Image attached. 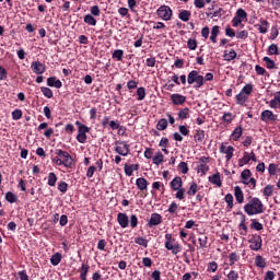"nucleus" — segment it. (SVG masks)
<instances>
[{"label": "nucleus", "mask_w": 280, "mask_h": 280, "mask_svg": "<svg viewBox=\"0 0 280 280\" xmlns=\"http://www.w3.org/2000/svg\"><path fill=\"white\" fill-rule=\"evenodd\" d=\"M275 191V187L272 185H267L265 188H264V196H266V198H270V196H272V192Z\"/></svg>", "instance_id": "72a5a7b5"}, {"label": "nucleus", "mask_w": 280, "mask_h": 280, "mask_svg": "<svg viewBox=\"0 0 280 280\" xmlns=\"http://www.w3.org/2000/svg\"><path fill=\"white\" fill-rule=\"evenodd\" d=\"M190 16H191V11H187V10H183L178 14V19H180V21H184V23H187Z\"/></svg>", "instance_id": "4be33fe9"}, {"label": "nucleus", "mask_w": 280, "mask_h": 280, "mask_svg": "<svg viewBox=\"0 0 280 280\" xmlns=\"http://www.w3.org/2000/svg\"><path fill=\"white\" fill-rule=\"evenodd\" d=\"M129 222H130L131 229H137V226L139 224V219L135 214H131Z\"/></svg>", "instance_id": "8fccbe9b"}, {"label": "nucleus", "mask_w": 280, "mask_h": 280, "mask_svg": "<svg viewBox=\"0 0 280 280\" xmlns=\"http://www.w3.org/2000/svg\"><path fill=\"white\" fill-rule=\"evenodd\" d=\"M115 152L120 154V156H128V154H130V147L126 142H120L119 145L115 148Z\"/></svg>", "instance_id": "423d86ee"}, {"label": "nucleus", "mask_w": 280, "mask_h": 280, "mask_svg": "<svg viewBox=\"0 0 280 280\" xmlns=\"http://www.w3.org/2000/svg\"><path fill=\"white\" fill-rule=\"evenodd\" d=\"M171 188L176 191L178 189H183V178H180L179 176L175 177L172 182H171Z\"/></svg>", "instance_id": "ddd939ff"}, {"label": "nucleus", "mask_w": 280, "mask_h": 280, "mask_svg": "<svg viewBox=\"0 0 280 280\" xmlns=\"http://www.w3.org/2000/svg\"><path fill=\"white\" fill-rule=\"evenodd\" d=\"M249 248L252 250H261V236L255 235L249 240Z\"/></svg>", "instance_id": "39448f33"}, {"label": "nucleus", "mask_w": 280, "mask_h": 280, "mask_svg": "<svg viewBox=\"0 0 280 280\" xmlns=\"http://www.w3.org/2000/svg\"><path fill=\"white\" fill-rule=\"evenodd\" d=\"M197 192H198V184L191 183V185L187 191L188 196H196Z\"/></svg>", "instance_id": "58836bf2"}, {"label": "nucleus", "mask_w": 280, "mask_h": 280, "mask_svg": "<svg viewBox=\"0 0 280 280\" xmlns=\"http://www.w3.org/2000/svg\"><path fill=\"white\" fill-rule=\"evenodd\" d=\"M84 23H86L88 25H92L93 27H95V25H97V20H95V18H93V15L86 14V15L84 16Z\"/></svg>", "instance_id": "bb28decb"}, {"label": "nucleus", "mask_w": 280, "mask_h": 280, "mask_svg": "<svg viewBox=\"0 0 280 280\" xmlns=\"http://www.w3.org/2000/svg\"><path fill=\"white\" fill-rule=\"evenodd\" d=\"M112 57L116 58V60H118V61H121L124 59V50H121V49L114 50Z\"/></svg>", "instance_id": "e433bc0d"}, {"label": "nucleus", "mask_w": 280, "mask_h": 280, "mask_svg": "<svg viewBox=\"0 0 280 280\" xmlns=\"http://www.w3.org/2000/svg\"><path fill=\"white\" fill-rule=\"evenodd\" d=\"M60 261H62V255L60 253L54 254L50 258V264L52 266H58V264H60Z\"/></svg>", "instance_id": "b1692460"}, {"label": "nucleus", "mask_w": 280, "mask_h": 280, "mask_svg": "<svg viewBox=\"0 0 280 280\" xmlns=\"http://www.w3.org/2000/svg\"><path fill=\"white\" fill-rule=\"evenodd\" d=\"M224 200L228 203L229 209H233V195H225Z\"/></svg>", "instance_id": "5fc2aeb1"}, {"label": "nucleus", "mask_w": 280, "mask_h": 280, "mask_svg": "<svg viewBox=\"0 0 280 280\" xmlns=\"http://www.w3.org/2000/svg\"><path fill=\"white\" fill-rule=\"evenodd\" d=\"M77 140L79 143H86V133L78 132Z\"/></svg>", "instance_id": "052dcab7"}, {"label": "nucleus", "mask_w": 280, "mask_h": 280, "mask_svg": "<svg viewBox=\"0 0 280 280\" xmlns=\"http://www.w3.org/2000/svg\"><path fill=\"white\" fill-rule=\"evenodd\" d=\"M241 92L248 97L253 93V84H246Z\"/></svg>", "instance_id": "a18cd8bd"}, {"label": "nucleus", "mask_w": 280, "mask_h": 280, "mask_svg": "<svg viewBox=\"0 0 280 280\" xmlns=\"http://www.w3.org/2000/svg\"><path fill=\"white\" fill-rule=\"evenodd\" d=\"M178 167L182 170V174H187V172H189V167L186 162H180Z\"/></svg>", "instance_id": "680f3d73"}, {"label": "nucleus", "mask_w": 280, "mask_h": 280, "mask_svg": "<svg viewBox=\"0 0 280 280\" xmlns=\"http://www.w3.org/2000/svg\"><path fill=\"white\" fill-rule=\"evenodd\" d=\"M118 224L121 226V229H127L128 226V215L126 213L119 212L117 215Z\"/></svg>", "instance_id": "9b49d317"}, {"label": "nucleus", "mask_w": 280, "mask_h": 280, "mask_svg": "<svg viewBox=\"0 0 280 280\" xmlns=\"http://www.w3.org/2000/svg\"><path fill=\"white\" fill-rule=\"evenodd\" d=\"M261 121L268 124V121H277V115L272 110L266 109L261 113Z\"/></svg>", "instance_id": "0eeeda50"}, {"label": "nucleus", "mask_w": 280, "mask_h": 280, "mask_svg": "<svg viewBox=\"0 0 280 280\" xmlns=\"http://www.w3.org/2000/svg\"><path fill=\"white\" fill-rule=\"evenodd\" d=\"M242 132H243L242 127H236L232 133L233 140L237 141V139H240V137H242Z\"/></svg>", "instance_id": "79ce46f5"}, {"label": "nucleus", "mask_w": 280, "mask_h": 280, "mask_svg": "<svg viewBox=\"0 0 280 280\" xmlns=\"http://www.w3.org/2000/svg\"><path fill=\"white\" fill-rule=\"evenodd\" d=\"M158 16L163 21H170L172 19V9L167 5H162L158 9Z\"/></svg>", "instance_id": "20e7f679"}, {"label": "nucleus", "mask_w": 280, "mask_h": 280, "mask_svg": "<svg viewBox=\"0 0 280 280\" xmlns=\"http://www.w3.org/2000/svg\"><path fill=\"white\" fill-rule=\"evenodd\" d=\"M237 254L236 253H231L229 256L230 259V266H233L235 264V261H237Z\"/></svg>", "instance_id": "0e129e2a"}, {"label": "nucleus", "mask_w": 280, "mask_h": 280, "mask_svg": "<svg viewBox=\"0 0 280 280\" xmlns=\"http://www.w3.org/2000/svg\"><path fill=\"white\" fill-rule=\"evenodd\" d=\"M90 268L91 267L89 265H82V267H81V279L82 280H86V275H89Z\"/></svg>", "instance_id": "a19ab883"}, {"label": "nucleus", "mask_w": 280, "mask_h": 280, "mask_svg": "<svg viewBox=\"0 0 280 280\" xmlns=\"http://www.w3.org/2000/svg\"><path fill=\"white\" fill-rule=\"evenodd\" d=\"M264 62L267 65V69H275V60L270 59V57H264Z\"/></svg>", "instance_id": "de8ad7c7"}, {"label": "nucleus", "mask_w": 280, "mask_h": 280, "mask_svg": "<svg viewBox=\"0 0 280 280\" xmlns=\"http://www.w3.org/2000/svg\"><path fill=\"white\" fill-rule=\"evenodd\" d=\"M136 185L140 191H144V189H148V179L140 177L136 180Z\"/></svg>", "instance_id": "dca6fc26"}, {"label": "nucleus", "mask_w": 280, "mask_h": 280, "mask_svg": "<svg viewBox=\"0 0 280 280\" xmlns=\"http://www.w3.org/2000/svg\"><path fill=\"white\" fill-rule=\"evenodd\" d=\"M241 215V223L238 225V229H241L243 232H241V235H246L248 233V226L246 225V215L244 213H238Z\"/></svg>", "instance_id": "f8f14e48"}, {"label": "nucleus", "mask_w": 280, "mask_h": 280, "mask_svg": "<svg viewBox=\"0 0 280 280\" xmlns=\"http://www.w3.org/2000/svg\"><path fill=\"white\" fill-rule=\"evenodd\" d=\"M198 172H201V174H207V172H209V166L207 164H200L198 166Z\"/></svg>", "instance_id": "338daca9"}, {"label": "nucleus", "mask_w": 280, "mask_h": 280, "mask_svg": "<svg viewBox=\"0 0 280 280\" xmlns=\"http://www.w3.org/2000/svg\"><path fill=\"white\" fill-rule=\"evenodd\" d=\"M246 16H248V14L246 13V11L244 9H238L236 11V18L241 19V21H244V19H246Z\"/></svg>", "instance_id": "864d4df0"}, {"label": "nucleus", "mask_w": 280, "mask_h": 280, "mask_svg": "<svg viewBox=\"0 0 280 280\" xmlns=\"http://www.w3.org/2000/svg\"><path fill=\"white\" fill-rule=\"evenodd\" d=\"M255 266H257V268H266V258H264L261 255H257L255 257Z\"/></svg>", "instance_id": "a211bd4d"}, {"label": "nucleus", "mask_w": 280, "mask_h": 280, "mask_svg": "<svg viewBox=\"0 0 280 280\" xmlns=\"http://www.w3.org/2000/svg\"><path fill=\"white\" fill-rule=\"evenodd\" d=\"M162 221V217L159 213H152L151 218L148 222V226H159V224H161Z\"/></svg>", "instance_id": "1a4fd4ad"}, {"label": "nucleus", "mask_w": 280, "mask_h": 280, "mask_svg": "<svg viewBox=\"0 0 280 280\" xmlns=\"http://www.w3.org/2000/svg\"><path fill=\"white\" fill-rule=\"evenodd\" d=\"M275 279V271H267L265 276V280H273Z\"/></svg>", "instance_id": "774afa93"}, {"label": "nucleus", "mask_w": 280, "mask_h": 280, "mask_svg": "<svg viewBox=\"0 0 280 280\" xmlns=\"http://www.w3.org/2000/svg\"><path fill=\"white\" fill-rule=\"evenodd\" d=\"M165 159V156L163 155V153L158 152L155 154V156H153V163L154 165H161V163H163V160Z\"/></svg>", "instance_id": "473e14b6"}, {"label": "nucleus", "mask_w": 280, "mask_h": 280, "mask_svg": "<svg viewBox=\"0 0 280 280\" xmlns=\"http://www.w3.org/2000/svg\"><path fill=\"white\" fill-rule=\"evenodd\" d=\"M258 31L260 34H266L268 32V21L260 20V25H258Z\"/></svg>", "instance_id": "c85d7f7f"}, {"label": "nucleus", "mask_w": 280, "mask_h": 280, "mask_svg": "<svg viewBox=\"0 0 280 280\" xmlns=\"http://www.w3.org/2000/svg\"><path fill=\"white\" fill-rule=\"evenodd\" d=\"M31 69L36 73V75H42V73L45 71V65H43L40 61H33Z\"/></svg>", "instance_id": "6e6552de"}, {"label": "nucleus", "mask_w": 280, "mask_h": 280, "mask_svg": "<svg viewBox=\"0 0 280 280\" xmlns=\"http://www.w3.org/2000/svg\"><path fill=\"white\" fill-rule=\"evenodd\" d=\"M228 279H229V280H237V279H240V273H237L236 271H231V272L228 275Z\"/></svg>", "instance_id": "69168bd1"}, {"label": "nucleus", "mask_w": 280, "mask_h": 280, "mask_svg": "<svg viewBox=\"0 0 280 280\" xmlns=\"http://www.w3.org/2000/svg\"><path fill=\"white\" fill-rule=\"evenodd\" d=\"M171 100L175 106H180L184 103L187 102V97L180 95V94H173L171 95Z\"/></svg>", "instance_id": "9d476101"}, {"label": "nucleus", "mask_w": 280, "mask_h": 280, "mask_svg": "<svg viewBox=\"0 0 280 280\" xmlns=\"http://www.w3.org/2000/svg\"><path fill=\"white\" fill-rule=\"evenodd\" d=\"M244 211L247 215H257L264 213V203L259 198L254 197L244 206Z\"/></svg>", "instance_id": "f03ea898"}, {"label": "nucleus", "mask_w": 280, "mask_h": 280, "mask_svg": "<svg viewBox=\"0 0 280 280\" xmlns=\"http://www.w3.org/2000/svg\"><path fill=\"white\" fill-rule=\"evenodd\" d=\"M21 117H23V112L21 109H15L12 112V118L15 121H19V119H21Z\"/></svg>", "instance_id": "603ef678"}, {"label": "nucleus", "mask_w": 280, "mask_h": 280, "mask_svg": "<svg viewBox=\"0 0 280 280\" xmlns=\"http://www.w3.org/2000/svg\"><path fill=\"white\" fill-rule=\"evenodd\" d=\"M268 172L270 176H275L277 174V164H273V163L269 164Z\"/></svg>", "instance_id": "13d9d810"}, {"label": "nucleus", "mask_w": 280, "mask_h": 280, "mask_svg": "<svg viewBox=\"0 0 280 280\" xmlns=\"http://www.w3.org/2000/svg\"><path fill=\"white\" fill-rule=\"evenodd\" d=\"M167 129V119L165 118H162L158 121V125H156V130H166Z\"/></svg>", "instance_id": "7c9ffc66"}, {"label": "nucleus", "mask_w": 280, "mask_h": 280, "mask_svg": "<svg viewBox=\"0 0 280 280\" xmlns=\"http://www.w3.org/2000/svg\"><path fill=\"white\" fill-rule=\"evenodd\" d=\"M218 34H220V26L215 25L212 27L211 30V36H210V40L212 43H218Z\"/></svg>", "instance_id": "5701e85b"}, {"label": "nucleus", "mask_w": 280, "mask_h": 280, "mask_svg": "<svg viewBox=\"0 0 280 280\" xmlns=\"http://www.w3.org/2000/svg\"><path fill=\"white\" fill-rule=\"evenodd\" d=\"M223 58L228 62H231V60H235L237 58V52H235V50H231L230 52L225 51Z\"/></svg>", "instance_id": "393cba45"}, {"label": "nucleus", "mask_w": 280, "mask_h": 280, "mask_svg": "<svg viewBox=\"0 0 280 280\" xmlns=\"http://www.w3.org/2000/svg\"><path fill=\"white\" fill-rule=\"evenodd\" d=\"M137 170H139V164L125 165V174L127 176H132V173L137 172Z\"/></svg>", "instance_id": "f3484780"}, {"label": "nucleus", "mask_w": 280, "mask_h": 280, "mask_svg": "<svg viewBox=\"0 0 280 280\" xmlns=\"http://www.w3.org/2000/svg\"><path fill=\"white\" fill-rule=\"evenodd\" d=\"M250 229H254L255 231H264V224L259 221L252 220Z\"/></svg>", "instance_id": "c9c22d12"}, {"label": "nucleus", "mask_w": 280, "mask_h": 280, "mask_svg": "<svg viewBox=\"0 0 280 280\" xmlns=\"http://www.w3.org/2000/svg\"><path fill=\"white\" fill-rule=\"evenodd\" d=\"M207 240H209L207 235H202L201 237L198 238L199 248H207Z\"/></svg>", "instance_id": "09e8293b"}, {"label": "nucleus", "mask_w": 280, "mask_h": 280, "mask_svg": "<svg viewBox=\"0 0 280 280\" xmlns=\"http://www.w3.org/2000/svg\"><path fill=\"white\" fill-rule=\"evenodd\" d=\"M68 187H69V185L66 182H61L58 185V189H59V191H61V194H66Z\"/></svg>", "instance_id": "bf43d9fd"}, {"label": "nucleus", "mask_w": 280, "mask_h": 280, "mask_svg": "<svg viewBox=\"0 0 280 280\" xmlns=\"http://www.w3.org/2000/svg\"><path fill=\"white\" fill-rule=\"evenodd\" d=\"M268 54L269 56H279V47L276 44H271L268 47Z\"/></svg>", "instance_id": "2f4dec72"}, {"label": "nucleus", "mask_w": 280, "mask_h": 280, "mask_svg": "<svg viewBox=\"0 0 280 280\" xmlns=\"http://www.w3.org/2000/svg\"><path fill=\"white\" fill-rule=\"evenodd\" d=\"M248 100V96L246 94H244V92H240L236 95V104H240L241 106H244V104H246Z\"/></svg>", "instance_id": "412c9836"}, {"label": "nucleus", "mask_w": 280, "mask_h": 280, "mask_svg": "<svg viewBox=\"0 0 280 280\" xmlns=\"http://www.w3.org/2000/svg\"><path fill=\"white\" fill-rule=\"evenodd\" d=\"M270 108H277L280 106V91L275 94L273 100L269 102Z\"/></svg>", "instance_id": "aec40b11"}, {"label": "nucleus", "mask_w": 280, "mask_h": 280, "mask_svg": "<svg viewBox=\"0 0 280 280\" xmlns=\"http://www.w3.org/2000/svg\"><path fill=\"white\" fill-rule=\"evenodd\" d=\"M177 116H178V119H187V117H189V108L185 107L180 109Z\"/></svg>", "instance_id": "f704fd0d"}, {"label": "nucleus", "mask_w": 280, "mask_h": 280, "mask_svg": "<svg viewBox=\"0 0 280 280\" xmlns=\"http://www.w3.org/2000/svg\"><path fill=\"white\" fill-rule=\"evenodd\" d=\"M57 156L52 159V163H56L58 166L63 165L65 167H73V158L69 152L62 151L60 149L56 150Z\"/></svg>", "instance_id": "f257e3e1"}, {"label": "nucleus", "mask_w": 280, "mask_h": 280, "mask_svg": "<svg viewBox=\"0 0 280 280\" xmlns=\"http://www.w3.org/2000/svg\"><path fill=\"white\" fill-rule=\"evenodd\" d=\"M91 14H93V16H100V14H101L100 7L98 5H93L91 8Z\"/></svg>", "instance_id": "e2e57ef3"}, {"label": "nucleus", "mask_w": 280, "mask_h": 280, "mask_svg": "<svg viewBox=\"0 0 280 280\" xmlns=\"http://www.w3.org/2000/svg\"><path fill=\"white\" fill-rule=\"evenodd\" d=\"M187 82L188 84H196L195 89H200L205 84V77L200 75L198 71L192 70L188 74Z\"/></svg>", "instance_id": "7ed1b4c3"}, {"label": "nucleus", "mask_w": 280, "mask_h": 280, "mask_svg": "<svg viewBox=\"0 0 280 280\" xmlns=\"http://www.w3.org/2000/svg\"><path fill=\"white\" fill-rule=\"evenodd\" d=\"M233 147L229 145L226 149H225V152H223V154H226V161H230L233 159Z\"/></svg>", "instance_id": "3c124183"}, {"label": "nucleus", "mask_w": 280, "mask_h": 280, "mask_svg": "<svg viewBox=\"0 0 280 280\" xmlns=\"http://www.w3.org/2000/svg\"><path fill=\"white\" fill-rule=\"evenodd\" d=\"M58 182V177L55 173L48 174V185L49 187H56V183Z\"/></svg>", "instance_id": "c756f323"}, {"label": "nucleus", "mask_w": 280, "mask_h": 280, "mask_svg": "<svg viewBox=\"0 0 280 280\" xmlns=\"http://www.w3.org/2000/svg\"><path fill=\"white\" fill-rule=\"evenodd\" d=\"M138 100L141 102L145 100V88H138L137 90Z\"/></svg>", "instance_id": "49530a36"}, {"label": "nucleus", "mask_w": 280, "mask_h": 280, "mask_svg": "<svg viewBox=\"0 0 280 280\" xmlns=\"http://www.w3.org/2000/svg\"><path fill=\"white\" fill-rule=\"evenodd\" d=\"M47 84L49 86H55V89H62V81L57 80L56 77H50L47 79Z\"/></svg>", "instance_id": "4468645a"}, {"label": "nucleus", "mask_w": 280, "mask_h": 280, "mask_svg": "<svg viewBox=\"0 0 280 280\" xmlns=\"http://www.w3.org/2000/svg\"><path fill=\"white\" fill-rule=\"evenodd\" d=\"M195 141H205V130H197L196 135H195Z\"/></svg>", "instance_id": "c03bdc74"}, {"label": "nucleus", "mask_w": 280, "mask_h": 280, "mask_svg": "<svg viewBox=\"0 0 280 280\" xmlns=\"http://www.w3.org/2000/svg\"><path fill=\"white\" fill-rule=\"evenodd\" d=\"M241 178L246 183L248 178H250V170H244L241 174Z\"/></svg>", "instance_id": "6e6d98bb"}, {"label": "nucleus", "mask_w": 280, "mask_h": 280, "mask_svg": "<svg viewBox=\"0 0 280 280\" xmlns=\"http://www.w3.org/2000/svg\"><path fill=\"white\" fill-rule=\"evenodd\" d=\"M250 163V154L248 152H245L243 158L238 161L240 167L243 165H248Z\"/></svg>", "instance_id": "a878e982"}, {"label": "nucleus", "mask_w": 280, "mask_h": 280, "mask_svg": "<svg viewBox=\"0 0 280 280\" xmlns=\"http://www.w3.org/2000/svg\"><path fill=\"white\" fill-rule=\"evenodd\" d=\"M209 180L212 185H217V187H222V179H220V173H215L214 175L209 177Z\"/></svg>", "instance_id": "6ab92c4d"}, {"label": "nucleus", "mask_w": 280, "mask_h": 280, "mask_svg": "<svg viewBox=\"0 0 280 280\" xmlns=\"http://www.w3.org/2000/svg\"><path fill=\"white\" fill-rule=\"evenodd\" d=\"M187 47H188V49L194 51L198 47V42L194 38H189L188 42H187Z\"/></svg>", "instance_id": "4c0bfd02"}, {"label": "nucleus", "mask_w": 280, "mask_h": 280, "mask_svg": "<svg viewBox=\"0 0 280 280\" xmlns=\"http://www.w3.org/2000/svg\"><path fill=\"white\" fill-rule=\"evenodd\" d=\"M136 244H138L139 246H143V248H148V240L143 238V237H136L135 238Z\"/></svg>", "instance_id": "37998d69"}, {"label": "nucleus", "mask_w": 280, "mask_h": 280, "mask_svg": "<svg viewBox=\"0 0 280 280\" xmlns=\"http://www.w3.org/2000/svg\"><path fill=\"white\" fill-rule=\"evenodd\" d=\"M40 90L43 95H45V97H48V100H51V97H54V92L51 91V89L43 86Z\"/></svg>", "instance_id": "ea45409f"}, {"label": "nucleus", "mask_w": 280, "mask_h": 280, "mask_svg": "<svg viewBox=\"0 0 280 280\" xmlns=\"http://www.w3.org/2000/svg\"><path fill=\"white\" fill-rule=\"evenodd\" d=\"M234 196H235L236 202H238V205H242V202H244V192L242 191V188L240 186H236L234 188Z\"/></svg>", "instance_id": "2eb2a0df"}, {"label": "nucleus", "mask_w": 280, "mask_h": 280, "mask_svg": "<svg viewBox=\"0 0 280 280\" xmlns=\"http://www.w3.org/2000/svg\"><path fill=\"white\" fill-rule=\"evenodd\" d=\"M5 200L7 202H10V205H13V202H16V200H19V198L16 197V195H14V192L8 191L5 194Z\"/></svg>", "instance_id": "cd10ccee"}, {"label": "nucleus", "mask_w": 280, "mask_h": 280, "mask_svg": "<svg viewBox=\"0 0 280 280\" xmlns=\"http://www.w3.org/2000/svg\"><path fill=\"white\" fill-rule=\"evenodd\" d=\"M236 38L241 40H246L248 38V31H241L237 33Z\"/></svg>", "instance_id": "4d7b16f0"}]
</instances>
